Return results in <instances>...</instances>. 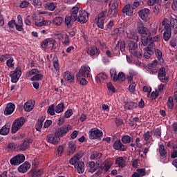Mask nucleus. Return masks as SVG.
<instances>
[{
	"label": "nucleus",
	"instance_id": "obj_49",
	"mask_svg": "<svg viewBox=\"0 0 177 177\" xmlns=\"http://www.w3.org/2000/svg\"><path fill=\"white\" fill-rule=\"evenodd\" d=\"M37 74H39V71L38 68H32L29 72L26 73V76L28 78H30L32 75H35Z\"/></svg>",
	"mask_w": 177,
	"mask_h": 177
},
{
	"label": "nucleus",
	"instance_id": "obj_37",
	"mask_svg": "<svg viewBox=\"0 0 177 177\" xmlns=\"http://www.w3.org/2000/svg\"><path fill=\"white\" fill-rule=\"evenodd\" d=\"M64 79L68 82H74V75L68 71L64 73Z\"/></svg>",
	"mask_w": 177,
	"mask_h": 177
},
{
	"label": "nucleus",
	"instance_id": "obj_3",
	"mask_svg": "<svg viewBox=\"0 0 177 177\" xmlns=\"http://www.w3.org/2000/svg\"><path fill=\"white\" fill-rule=\"evenodd\" d=\"M166 20L167 19L163 20V26H165L163 29V39L165 42H168V41L171 39V37H172V29L171 28V25H169V24H165Z\"/></svg>",
	"mask_w": 177,
	"mask_h": 177
},
{
	"label": "nucleus",
	"instance_id": "obj_52",
	"mask_svg": "<svg viewBox=\"0 0 177 177\" xmlns=\"http://www.w3.org/2000/svg\"><path fill=\"white\" fill-rule=\"evenodd\" d=\"M140 5H143V1H139V0H136L133 5L131 6V8L133 10L138 9V8H139V6H140Z\"/></svg>",
	"mask_w": 177,
	"mask_h": 177
},
{
	"label": "nucleus",
	"instance_id": "obj_27",
	"mask_svg": "<svg viewBox=\"0 0 177 177\" xmlns=\"http://www.w3.org/2000/svg\"><path fill=\"white\" fill-rule=\"evenodd\" d=\"M87 167H88V172H91V174H93V172H96L99 169V164L96 165L93 161L88 162Z\"/></svg>",
	"mask_w": 177,
	"mask_h": 177
},
{
	"label": "nucleus",
	"instance_id": "obj_12",
	"mask_svg": "<svg viewBox=\"0 0 177 177\" xmlns=\"http://www.w3.org/2000/svg\"><path fill=\"white\" fill-rule=\"evenodd\" d=\"M71 129H73V127H71L70 124H66L58 129L55 133L59 138H63V136H64V135H67Z\"/></svg>",
	"mask_w": 177,
	"mask_h": 177
},
{
	"label": "nucleus",
	"instance_id": "obj_51",
	"mask_svg": "<svg viewBox=\"0 0 177 177\" xmlns=\"http://www.w3.org/2000/svg\"><path fill=\"white\" fill-rule=\"evenodd\" d=\"M91 160H99L102 158V153L100 152H94L93 154L90 156Z\"/></svg>",
	"mask_w": 177,
	"mask_h": 177
},
{
	"label": "nucleus",
	"instance_id": "obj_36",
	"mask_svg": "<svg viewBox=\"0 0 177 177\" xmlns=\"http://www.w3.org/2000/svg\"><path fill=\"white\" fill-rule=\"evenodd\" d=\"M117 81L124 82V81H125V74L122 72H120L118 77L114 78V82H117Z\"/></svg>",
	"mask_w": 177,
	"mask_h": 177
},
{
	"label": "nucleus",
	"instance_id": "obj_38",
	"mask_svg": "<svg viewBox=\"0 0 177 177\" xmlns=\"http://www.w3.org/2000/svg\"><path fill=\"white\" fill-rule=\"evenodd\" d=\"M64 104L61 102L55 106V113H57V114H60V113H63V111H64Z\"/></svg>",
	"mask_w": 177,
	"mask_h": 177
},
{
	"label": "nucleus",
	"instance_id": "obj_53",
	"mask_svg": "<svg viewBox=\"0 0 177 177\" xmlns=\"http://www.w3.org/2000/svg\"><path fill=\"white\" fill-rule=\"evenodd\" d=\"M167 105V107L170 109V110H172V109H174V98L171 96H169L168 97Z\"/></svg>",
	"mask_w": 177,
	"mask_h": 177
},
{
	"label": "nucleus",
	"instance_id": "obj_60",
	"mask_svg": "<svg viewBox=\"0 0 177 177\" xmlns=\"http://www.w3.org/2000/svg\"><path fill=\"white\" fill-rule=\"evenodd\" d=\"M24 110L25 111H31V110H32V106H31L30 102H27L24 105Z\"/></svg>",
	"mask_w": 177,
	"mask_h": 177
},
{
	"label": "nucleus",
	"instance_id": "obj_11",
	"mask_svg": "<svg viewBox=\"0 0 177 177\" xmlns=\"http://www.w3.org/2000/svg\"><path fill=\"white\" fill-rule=\"evenodd\" d=\"M156 52V46L152 44H148L147 47L144 48V56L145 59H150L152 55H154Z\"/></svg>",
	"mask_w": 177,
	"mask_h": 177
},
{
	"label": "nucleus",
	"instance_id": "obj_24",
	"mask_svg": "<svg viewBox=\"0 0 177 177\" xmlns=\"http://www.w3.org/2000/svg\"><path fill=\"white\" fill-rule=\"evenodd\" d=\"M75 150H77V145L74 141H71L68 142V153L67 156H71V154H74L75 153Z\"/></svg>",
	"mask_w": 177,
	"mask_h": 177
},
{
	"label": "nucleus",
	"instance_id": "obj_46",
	"mask_svg": "<svg viewBox=\"0 0 177 177\" xmlns=\"http://www.w3.org/2000/svg\"><path fill=\"white\" fill-rule=\"evenodd\" d=\"M63 151H64V147H63V145H59L58 148L55 151V154L58 156V157H62Z\"/></svg>",
	"mask_w": 177,
	"mask_h": 177
},
{
	"label": "nucleus",
	"instance_id": "obj_1",
	"mask_svg": "<svg viewBox=\"0 0 177 177\" xmlns=\"http://www.w3.org/2000/svg\"><path fill=\"white\" fill-rule=\"evenodd\" d=\"M109 6V9L106 12L107 17L110 18L117 17V15H118V10H120V0H114L113 3L110 1Z\"/></svg>",
	"mask_w": 177,
	"mask_h": 177
},
{
	"label": "nucleus",
	"instance_id": "obj_63",
	"mask_svg": "<svg viewBox=\"0 0 177 177\" xmlns=\"http://www.w3.org/2000/svg\"><path fill=\"white\" fill-rule=\"evenodd\" d=\"M170 27H172V28H177V19L175 18H171L170 20Z\"/></svg>",
	"mask_w": 177,
	"mask_h": 177
},
{
	"label": "nucleus",
	"instance_id": "obj_55",
	"mask_svg": "<svg viewBox=\"0 0 177 177\" xmlns=\"http://www.w3.org/2000/svg\"><path fill=\"white\" fill-rule=\"evenodd\" d=\"M13 62H15L13 57H10V58L6 62V66H8V67L10 68H13V67H15V64H13Z\"/></svg>",
	"mask_w": 177,
	"mask_h": 177
},
{
	"label": "nucleus",
	"instance_id": "obj_34",
	"mask_svg": "<svg viewBox=\"0 0 177 177\" xmlns=\"http://www.w3.org/2000/svg\"><path fill=\"white\" fill-rule=\"evenodd\" d=\"M113 165V161L106 160L103 163H102V169H104L105 172L109 171L110 168H111V166Z\"/></svg>",
	"mask_w": 177,
	"mask_h": 177
},
{
	"label": "nucleus",
	"instance_id": "obj_44",
	"mask_svg": "<svg viewBox=\"0 0 177 177\" xmlns=\"http://www.w3.org/2000/svg\"><path fill=\"white\" fill-rule=\"evenodd\" d=\"M159 153L160 157H163V158H167V151H165V147L164 145L159 146Z\"/></svg>",
	"mask_w": 177,
	"mask_h": 177
},
{
	"label": "nucleus",
	"instance_id": "obj_28",
	"mask_svg": "<svg viewBox=\"0 0 177 177\" xmlns=\"http://www.w3.org/2000/svg\"><path fill=\"white\" fill-rule=\"evenodd\" d=\"M122 13H125L127 16L133 15V9L132 8L131 4H127L124 6Z\"/></svg>",
	"mask_w": 177,
	"mask_h": 177
},
{
	"label": "nucleus",
	"instance_id": "obj_50",
	"mask_svg": "<svg viewBox=\"0 0 177 177\" xmlns=\"http://www.w3.org/2000/svg\"><path fill=\"white\" fill-rule=\"evenodd\" d=\"M42 78H44V75L37 73L30 78V81H42Z\"/></svg>",
	"mask_w": 177,
	"mask_h": 177
},
{
	"label": "nucleus",
	"instance_id": "obj_17",
	"mask_svg": "<svg viewBox=\"0 0 177 177\" xmlns=\"http://www.w3.org/2000/svg\"><path fill=\"white\" fill-rule=\"evenodd\" d=\"M47 142L48 143H52V145H57L60 142V137L56 132L53 134H48L46 136Z\"/></svg>",
	"mask_w": 177,
	"mask_h": 177
},
{
	"label": "nucleus",
	"instance_id": "obj_22",
	"mask_svg": "<svg viewBox=\"0 0 177 177\" xmlns=\"http://www.w3.org/2000/svg\"><path fill=\"white\" fill-rule=\"evenodd\" d=\"M87 53L90 56H99L100 55V50L97 49V47L93 46L87 49Z\"/></svg>",
	"mask_w": 177,
	"mask_h": 177
},
{
	"label": "nucleus",
	"instance_id": "obj_25",
	"mask_svg": "<svg viewBox=\"0 0 177 177\" xmlns=\"http://www.w3.org/2000/svg\"><path fill=\"white\" fill-rule=\"evenodd\" d=\"M127 49L130 53L138 49V42L130 40L127 42Z\"/></svg>",
	"mask_w": 177,
	"mask_h": 177
},
{
	"label": "nucleus",
	"instance_id": "obj_20",
	"mask_svg": "<svg viewBox=\"0 0 177 177\" xmlns=\"http://www.w3.org/2000/svg\"><path fill=\"white\" fill-rule=\"evenodd\" d=\"M75 21H77V18H75V17H73L71 15H66L65 17V24L68 28H71Z\"/></svg>",
	"mask_w": 177,
	"mask_h": 177
},
{
	"label": "nucleus",
	"instance_id": "obj_5",
	"mask_svg": "<svg viewBox=\"0 0 177 177\" xmlns=\"http://www.w3.org/2000/svg\"><path fill=\"white\" fill-rule=\"evenodd\" d=\"M26 122V118L21 117L18 119H16L14 122L12 123V128H11V132L12 133H16L23 125H24V123Z\"/></svg>",
	"mask_w": 177,
	"mask_h": 177
},
{
	"label": "nucleus",
	"instance_id": "obj_47",
	"mask_svg": "<svg viewBox=\"0 0 177 177\" xmlns=\"http://www.w3.org/2000/svg\"><path fill=\"white\" fill-rule=\"evenodd\" d=\"M55 104H53L48 106L47 109V114H49L50 115H55Z\"/></svg>",
	"mask_w": 177,
	"mask_h": 177
},
{
	"label": "nucleus",
	"instance_id": "obj_2",
	"mask_svg": "<svg viewBox=\"0 0 177 177\" xmlns=\"http://www.w3.org/2000/svg\"><path fill=\"white\" fill-rule=\"evenodd\" d=\"M136 32L140 35V41L142 43V40L145 39V38H147L149 34H150V29L145 27L143 22H142V21H139L137 23Z\"/></svg>",
	"mask_w": 177,
	"mask_h": 177
},
{
	"label": "nucleus",
	"instance_id": "obj_54",
	"mask_svg": "<svg viewBox=\"0 0 177 177\" xmlns=\"http://www.w3.org/2000/svg\"><path fill=\"white\" fill-rule=\"evenodd\" d=\"M7 149L9 150H19V147L15 142H10L8 144Z\"/></svg>",
	"mask_w": 177,
	"mask_h": 177
},
{
	"label": "nucleus",
	"instance_id": "obj_42",
	"mask_svg": "<svg viewBox=\"0 0 177 177\" xmlns=\"http://www.w3.org/2000/svg\"><path fill=\"white\" fill-rule=\"evenodd\" d=\"M154 53L156 54L158 60L160 62V63H162L164 62V59H162V52H161V50L155 48Z\"/></svg>",
	"mask_w": 177,
	"mask_h": 177
},
{
	"label": "nucleus",
	"instance_id": "obj_26",
	"mask_svg": "<svg viewBox=\"0 0 177 177\" xmlns=\"http://www.w3.org/2000/svg\"><path fill=\"white\" fill-rule=\"evenodd\" d=\"M138 103L131 102V101H126L124 102V109L125 110H133L134 109H137Z\"/></svg>",
	"mask_w": 177,
	"mask_h": 177
},
{
	"label": "nucleus",
	"instance_id": "obj_10",
	"mask_svg": "<svg viewBox=\"0 0 177 177\" xmlns=\"http://www.w3.org/2000/svg\"><path fill=\"white\" fill-rule=\"evenodd\" d=\"M25 160L26 156H24V154L20 153L12 157L10 160V163L11 164V165H20V164L24 162Z\"/></svg>",
	"mask_w": 177,
	"mask_h": 177
},
{
	"label": "nucleus",
	"instance_id": "obj_33",
	"mask_svg": "<svg viewBox=\"0 0 177 177\" xmlns=\"http://www.w3.org/2000/svg\"><path fill=\"white\" fill-rule=\"evenodd\" d=\"M115 165L119 167V168H125L127 166V162L123 157H119L115 160Z\"/></svg>",
	"mask_w": 177,
	"mask_h": 177
},
{
	"label": "nucleus",
	"instance_id": "obj_16",
	"mask_svg": "<svg viewBox=\"0 0 177 177\" xmlns=\"http://www.w3.org/2000/svg\"><path fill=\"white\" fill-rule=\"evenodd\" d=\"M31 143H32V139L26 138L19 147H18V150H20L21 151H26V150H28Z\"/></svg>",
	"mask_w": 177,
	"mask_h": 177
},
{
	"label": "nucleus",
	"instance_id": "obj_43",
	"mask_svg": "<svg viewBox=\"0 0 177 177\" xmlns=\"http://www.w3.org/2000/svg\"><path fill=\"white\" fill-rule=\"evenodd\" d=\"M79 161H80V157L78 156V154H77L74 156L72 158L69 160V164H71V165H74V167H75V165L78 164Z\"/></svg>",
	"mask_w": 177,
	"mask_h": 177
},
{
	"label": "nucleus",
	"instance_id": "obj_9",
	"mask_svg": "<svg viewBox=\"0 0 177 177\" xmlns=\"http://www.w3.org/2000/svg\"><path fill=\"white\" fill-rule=\"evenodd\" d=\"M154 42H160V35H156L155 37L147 36V38L142 39V44L143 46H147L149 44L150 45H154Z\"/></svg>",
	"mask_w": 177,
	"mask_h": 177
},
{
	"label": "nucleus",
	"instance_id": "obj_13",
	"mask_svg": "<svg viewBox=\"0 0 177 177\" xmlns=\"http://www.w3.org/2000/svg\"><path fill=\"white\" fill-rule=\"evenodd\" d=\"M88 135L91 139H99L103 136V131L97 128H93L88 131Z\"/></svg>",
	"mask_w": 177,
	"mask_h": 177
},
{
	"label": "nucleus",
	"instance_id": "obj_4",
	"mask_svg": "<svg viewBox=\"0 0 177 177\" xmlns=\"http://www.w3.org/2000/svg\"><path fill=\"white\" fill-rule=\"evenodd\" d=\"M26 122V118L21 117L18 119H16L14 122L12 123V128H11V132L12 133H16L23 125H24V123Z\"/></svg>",
	"mask_w": 177,
	"mask_h": 177
},
{
	"label": "nucleus",
	"instance_id": "obj_58",
	"mask_svg": "<svg viewBox=\"0 0 177 177\" xmlns=\"http://www.w3.org/2000/svg\"><path fill=\"white\" fill-rule=\"evenodd\" d=\"M150 138H151V131H149L145 132L142 136V138L145 141L150 140Z\"/></svg>",
	"mask_w": 177,
	"mask_h": 177
},
{
	"label": "nucleus",
	"instance_id": "obj_35",
	"mask_svg": "<svg viewBox=\"0 0 177 177\" xmlns=\"http://www.w3.org/2000/svg\"><path fill=\"white\" fill-rule=\"evenodd\" d=\"M10 131V126L9 124H6L0 129V135L6 136Z\"/></svg>",
	"mask_w": 177,
	"mask_h": 177
},
{
	"label": "nucleus",
	"instance_id": "obj_41",
	"mask_svg": "<svg viewBox=\"0 0 177 177\" xmlns=\"http://www.w3.org/2000/svg\"><path fill=\"white\" fill-rule=\"evenodd\" d=\"M156 3L158 5V6H161L162 0H148L147 1L148 6H154Z\"/></svg>",
	"mask_w": 177,
	"mask_h": 177
},
{
	"label": "nucleus",
	"instance_id": "obj_23",
	"mask_svg": "<svg viewBox=\"0 0 177 177\" xmlns=\"http://www.w3.org/2000/svg\"><path fill=\"white\" fill-rule=\"evenodd\" d=\"M16 109V105L13 103H8L4 110V115H10L15 111Z\"/></svg>",
	"mask_w": 177,
	"mask_h": 177
},
{
	"label": "nucleus",
	"instance_id": "obj_61",
	"mask_svg": "<svg viewBox=\"0 0 177 177\" xmlns=\"http://www.w3.org/2000/svg\"><path fill=\"white\" fill-rule=\"evenodd\" d=\"M154 136H156L158 139L161 138V128H156L153 131Z\"/></svg>",
	"mask_w": 177,
	"mask_h": 177
},
{
	"label": "nucleus",
	"instance_id": "obj_40",
	"mask_svg": "<svg viewBox=\"0 0 177 177\" xmlns=\"http://www.w3.org/2000/svg\"><path fill=\"white\" fill-rule=\"evenodd\" d=\"M97 82H102L104 80H107V75L105 73H99L95 77Z\"/></svg>",
	"mask_w": 177,
	"mask_h": 177
},
{
	"label": "nucleus",
	"instance_id": "obj_21",
	"mask_svg": "<svg viewBox=\"0 0 177 177\" xmlns=\"http://www.w3.org/2000/svg\"><path fill=\"white\" fill-rule=\"evenodd\" d=\"M30 167H31V164L26 161L24 163L18 167V171L20 172L21 174H26V172H27V171H28Z\"/></svg>",
	"mask_w": 177,
	"mask_h": 177
},
{
	"label": "nucleus",
	"instance_id": "obj_7",
	"mask_svg": "<svg viewBox=\"0 0 177 177\" xmlns=\"http://www.w3.org/2000/svg\"><path fill=\"white\" fill-rule=\"evenodd\" d=\"M106 14L107 10H103L95 17L97 26L99 28H101V30H103L104 28V17H106Z\"/></svg>",
	"mask_w": 177,
	"mask_h": 177
},
{
	"label": "nucleus",
	"instance_id": "obj_57",
	"mask_svg": "<svg viewBox=\"0 0 177 177\" xmlns=\"http://www.w3.org/2000/svg\"><path fill=\"white\" fill-rule=\"evenodd\" d=\"M131 55L137 57V59H140L142 57V50H138L136 49L133 52L131 53Z\"/></svg>",
	"mask_w": 177,
	"mask_h": 177
},
{
	"label": "nucleus",
	"instance_id": "obj_30",
	"mask_svg": "<svg viewBox=\"0 0 177 177\" xmlns=\"http://www.w3.org/2000/svg\"><path fill=\"white\" fill-rule=\"evenodd\" d=\"M75 168L77 169L78 174H84L85 171V164H84L82 161H79L75 165Z\"/></svg>",
	"mask_w": 177,
	"mask_h": 177
},
{
	"label": "nucleus",
	"instance_id": "obj_15",
	"mask_svg": "<svg viewBox=\"0 0 177 177\" xmlns=\"http://www.w3.org/2000/svg\"><path fill=\"white\" fill-rule=\"evenodd\" d=\"M89 19V13L86 11H80L77 20L80 24H85Z\"/></svg>",
	"mask_w": 177,
	"mask_h": 177
},
{
	"label": "nucleus",
	"instance_id": "obj_59",
	"mask_svg": "<svg viewBox=\"0 0 177 177\" xmlns=\"http://www.w3.org/2000/svg\"><path fill=\"white\" fill-rule=\"evenodd\" d=\"M28 6H30V2H28V1L24 0V1H21L19 7L21 9H25V8H28Z\"/></svg>",
	"mask_w": 177,
	"mask_h": 177
},
{
	"label": "nucleus",
	"instance_id": "obj_45",
	"mask_svg": "<svg viewBox=\"0 0 177 177\" xmlns=\"http://www.w3.org/2000/svg\"><path fill=\"white\" fill-rule=\"evenodd\" d=\"M121 140L124 145H128V143H131V141L133 140V139L131 136L126 135L122 137Z\"/></svg>",
	"mask_w": 177,
	"mask_h": 177
},
{
	"label": "nucleus",
	"instance_id": "obj_19",
	"mask_svg": "<svg viewBox=\"0 0 177 177\" xmlns=\"http://www.w3.org/2000/svg\"><path fill=\"white\" fill-rule=\"evenodd\" d=\"M114 150H119L120 151H125L127 150V145L121 142V140H116L113 145Z\"/></svg>",
	"mask_w": 177,
	"mask_h": 177
},
{
	"label": "nucleus",
	"instance_id": "obj_39",
	"mask_svg": "<svg viewBox=\"0 0 177 177\" xmlns=\"http://www.w3.org/2000/svg\"><path fill=\"white\" fill-rule=\"evenodd\" d=\"M80 12V8L78 7H73L71 10V15L70 16H72V17H75V19H77L78 17V12Z\"/></svg>",
	"mask_w": 177,
	"mask_h": 177
},
{
	"label": "nucleus",
	"instance_id": "obj_18",
	"mask_svg": "<svg viewBox=\"0 0 177 177\" xmlns=\"http://www.w3.org/2000/svg\"><path fill=\"white\" fill-rule=\"evenodd\" d=\"M158 78L160 82H165L168 81V77H167V73L165 72V67H161L158 71Z\"/></svg>",
	"mask_w": 177,
	"mask_h": 177
},
{
	"label": "nucleus",
	"instance_id": "obj_64",
	"mask_svg": "<svg viewBox=\"0 0 177 177\" xmlns=\"http://www.w3.org/2000/svg\"><path fill=\"white\" fill-rule=\"evenodd\" d=\"M42 175V170L41 169H35L33 171V176L34 177H39Z\"/></svg>",
	"mask_w": 177,
	"mask_h": 177
},
{
	"label": "nucleus",
	"instance_id": "obj_31",
	"mask_svg": "<svg viewBox=\"0 0 177 177\" xmlns=\"http://www.w3.org/2000/svg\"><path fill=\"white\" fill-rule=\"evenodd\" d=\"M146 176V169L141 168L138 169L136 171H135L132 175L131 177H143Z\"/></svg>",
	"mask_w": 177,
	"mask_h": 177
},
{
	"label": "nucleus",
	"instance_id": "obj_56",
	"mask_svg": "<svg viewBox=\"0 0 177 177\" xmlns=\"http://www.w3.org/2000/svg\"><path fill=\"white\" fill-rule=\"evenodd\" d=\"M46 8L48 9V10H55V9H56V3H46Z\"/></svg>",
	"mask_w": 177,
	"mask_h": 177
},
{
	"label": "nucleus",
	"instance_id": "obj_29",
	"mask_svg": "<svg viewBox=\"0 0 177 177\" xmlns=\"http://www.w3.org/2000/svg\"><path fill=\"white\" fill-rule=\"evenodd\" d=\"M138 15L142 20H146L147 17L150 15L149 8H143L138 12Z\"/></svg>",
	"mask_w": 177,
	"mask_h": 177
},
{
	"label": "nucleus",
	"instance_id": "obj_62",
	"mask_svg": "<svg viewBox=\"0 0 177 177\" xmlns=\"http://www.w3.org/2000/svg\"><path fill=\"white\" fill-rule=\"evenodd\" d=\"M48 24H49V21H42L40 22H35V26H37V27H43V26H48Z\"/></svg>",
	"mask_w": 177,
	"mask_h": 177
},
{
	"label": "nucleus",
	"instance_id": "obj_6",
	"mask_svg": "<svg viewBox=\"0 0 177 177\" xmlns=\"http://www.w3.org/2000/svg\"><path fill=\"white\" fill-rule=\"evenodd\" d=\"M91 75V67L88 65H83L81 66V68L76 74V76L78 78H81V77H84V78H88Z\"/></svg>",
	"mask_w": 177,
	"mask_h": 177
},
{
	"label": "nucleus",
	"instance_id": "obj_14",
	"mask_svg": "<svg viewBox=\"0 0 177 177\" xmlns=\"http://www.w3.org/2000/svg\"><path fill=\"white\" fill-rule=\"evenodd\" d=\"M10 77H11V82L16 84V82L19 81L20 77H21V67L17 66L14 73L10 75Z\"/></svg>",
	"mask_w": 177,
	"mask_h": 177
},
{
	"label": "nucleus",
	"instance_id": "obj_8",
	"mask_svg": "<svg viewBox=\"0 0 177 177\" xmlns=\"http://www.w3.org/2000/svg\"><path fill=\"white\" fill-rule=\"evenodd\" d=\"M41 45L44 49L48 48L50 50H52V49H56V40L52 38H48L43 41Z\"/></svg>",
	"mask_w": 177,
	"mask_h": 177
},
{
	"label": "nucleus",
	"instance_id": "obj_32",
	"mask_svg": "<svg viewBox=\"0 0 177 177\" xmlns=\"http://www.w3.org/2000/svg\"><path fill=\"white\" fill-rule=\"evenodd\" d=\"M44 121H45V118L44 116H41L40 118L38 119L37 121V123L35 124V129L38 132H41L42 129V127L44 125Z\"/></svg>",
	"mask_w": 177,
	"mask_h": 177
},
{
	"label": "nucleus",
	"instance_id": "obj_48",
	"mask_svg": "<svg viewBox=\"0 0 177 177\" xmlns=\"http://www.w3.org/2000/svg\"><path fill=\"white\" fill-rule=\"evenodd\" d=\"M64 21V19L62 17H56L53 19V23L55 26H62V23Z\"/></svg>",
	"mask_w": 177,
	"mask_h": 177
}]
</instances>
